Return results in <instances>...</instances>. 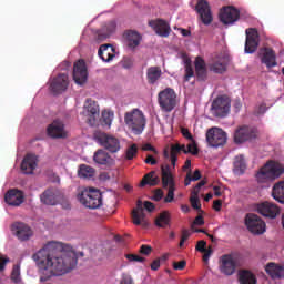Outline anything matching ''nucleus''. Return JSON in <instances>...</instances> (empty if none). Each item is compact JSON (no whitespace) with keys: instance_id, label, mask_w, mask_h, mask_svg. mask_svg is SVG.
Listing matches in <instances>:
<instances>
[{"instance_id":"obj_1","label":"nucleus","mask_w":284,"mask_h":284,"mask_svg":"<svg viewBox=\"0 0 284 284\" xmlns=\"http://www.w3.org/2000/svg\"><path fill=\"white\" fill-rule=\"evenodd\" d=\"M79 256L83 257V252H74V247L63 242L51 241L32 255L40 275V282L45 283L52 276H63L70 274L79 263Z\"/></svg>"},{"instance_id":"obj_2","label":"nucleus","mask_w":284,"mask_h":284,"mask_svg":"<svg viewBox=\"0 0 284 284\" xmlns=\"http://www.w3.org/2000/svg\"><path fill=\"white\" fill-rule=\"evenodd\" d=\"M124 123L133 132V134H143L145 125H148V120L143 111L139 109H133L124 114Z\"/></svg>"},{"instance_id":"obj_3","label":"nucleus","mask_w":284,"mask_h":284,"mask_svg":"<svg viewBox=\"0 0 284 284\" xmlns=\"http://www.w3.org/2000/svg\"><path fill=\"white\" fill-rule=\"evenodd\" d=\"M284 174V168L281 163L275 161H268L264 166L256 173V180L260 183L265 181H276Z\"/></svg>"},{"instance_id":"obj_4","label":"nucleus","mask_w":284,"mask_h":284,"mask_svg":"<svg viewBox=\"0 0 284 284\" xmlns=\"http://www.w3.org/2000/svg\"><path fill=\"white\" fill-rule=\"evenodd\" d=\"M78 201L89 210H99L103 205V195L97 189H85L78 194Z\"/></svg>"},{"instance_id":"obj_5","label":"nucleus","mask_w":284,"mask_h":284,"mask_svg":"<svg viewBox=\"0 0 284 284\" xmlns=\"http://www.w3.org/2000/svg\"><path fill=\"white\" fill-rule=\"evenodd\" d=\"M162 172V187L168 189V194L164 197V203H172L174 201V192L176 191V186L174 183V176L172 175V171L170 170L169 164L161 166Z\"/></svg>"},{"instance_id":"obj_6","label":"nucleus","mask_w":284,"mask_h":284,"mask_svg":"<svg viewBox=\"0 0 284 284\" xmlns=\"http://www.w3.org/2000/svg\"><path fill=\"white\" fill-rule=\"evenodd\" d=\"M159 105L164 112H172L176 108V92L172 88H166L158 94Z\"/></svg>"},{"instance_id":"obj_7","label":"nucleus","mask_w":284,"mask_h":284,"mask_svg":"<svg viewBox=\"0 0 284 284\" xmlns=\"http://www.w3.org/2000/svg\"><path fill=\"white\" fill-rule=\"evenodd\" d=\"M236 267H241L239 256L233 254L222 255L220 258V271L225 276H232L236 272Z\"/></svg>"},{"instance_id":"obj_8","label":"nucleus","mask_w":284,"mask_h":284,"mask_svg":"<svg viewBox=\"0 0 284 284\" xmlns=\"http://www.w3.org/2000/svg\"><path fill=\"white\" fill-rule=\"evenodd\" d=\"M231 101L227 95H220L215 100H213L211 105V111L214 116H219L223 119L230 114Z\"/></svg>"},{"instance_id":"obj_9","label":"nucleus","mask_w":284,"mask_h":284,"mask_svg":"<svg viewBox=\"0 0 284 284\" xmlns=\"http://www.w3.org/2000/svg\"><path fill=\"white\" fill-rule=\"evenodd\" d=\"M206 142L211 148H221L227 143V134L216 126H213L206 132Z\"/></svg>"},{"instance_id":"obj_10","label":"nucleus","mask_w":284,"mask_h":284,"mask_svg":"<svg viewBox=\"0 0 284 284\" xmlns=\"http://www.w3.org/2000/svg\"><path fill=\"white\" fill-rule=\"evenodd\" d=\"M258 136V131L254 126L241 125L234 132L235 143H246V141H253Z\"/></svg>"},{"instance_id":"obj_11","label":"nucleus","mask_w":284,"mask_h":284,"mask_svg":"<svg viewBox=\"0 0 284 284\" xmlns=\"http://www.w3.org/2000/svg\"><path fill=\"white\" fill-rule=\"evenodd\" d=\"M98 141L104 150L110 152L111 154H116L121 150V140H119L114 135H110L108 133H100L98 135Z\"/></svg>"},{"instance_id":"obj_12","label":"nucleus","mask_w":284,"mask_h":284,"mask_svg":"<svg viewBox=\"0 0 284 284\" xmlns=\"http://www.w3.org/2000/svg\"><path fill=\"white\" fill-rule=\"evenodd\" d=\"M63 199V192L57 187H49L40 195V201L43 205H59Z\"/></svg>"},{"instance_id":"obj_13","label":"nucleus","mask_w":284,"mask_h":284,"mask_svg":"<svg viewBox=\"0 0 284 284\" xmlns=\"http://www.w3.org/2000/svg\"><path fill=\"white\" fill-rule=\"evenodd\" d=\"M195 12H197L203 26H210L212 21H214L212 7H210V2H207V0H199L195 6Z\"/></svg>"},{"instance_id":"obj_14","label":"nucleus","mask_w":284,"mask_h":284,"mask_svg":"<svg viewBox=\"0 0 284 284\" xmlns=\"http://www.w3.org/2000/svg\"><path fill=\"white\" fill-rule=\"evenodd\" d=\"M245 225L252 234H264L266 227L261 217L254 213H248L246 215Z\"/></svg>"},{"instance_id":"obj_15","label":"nucleus","mask_w":284,"mask_h":284,"mask_svg":"<svg viewBox=\"0 0 284 284\" xmlns=\"http://www.w3.org/2000/svg\"><path fill=\"white\" fill-rule=\"evenodd\" d=\"M69 78L65 73H60L50 81L49 90L52 94H61L68 90Z\"/></svg>"},{"instance_id":"obj_16","label":"nucleus","mask_w":284,"mask_h":284,"mask_svg":"<svg viewBox=\"0 0 284 284\" xmlns=\"http://www.w3.org/2000/svg\"><path fill=\"white\" fill-rule=\"evenodd\" d=\"M47 134L50 139H68L65 124L61 120H55L47 128Z\"/></svg>"},{"instance_id":"obj_17","label":"nucleus","mask_w":284,"mask_h":284,"mask_svg":"<svg viewBox=\"0 0 284 284\" xmlns=\"http://www.w3.org/2000/svg\"><path fill=\"white\" fill-rule=\"evenodd\" d=\"M240 18L241 11L234 7H224L220 11V21L224 23V26H232V23H236Z\"/></svg>"},{"instance_id":"obj_18","label":"nucleus","mask_w":284,"mask_h":284,"mask_svg":"<svg viewBox=\"0 0 284 284\" xmlns=\"http://www.w3.org/2000/svg\"><path fill=\"white\" fill-rule=\"evenodd\" d=\"M244 50L246 54H254V52L258 50V30L254 28L246 29Z\"/></svg>"},{"instance_id":"obj_19","label":"nucleus","mask_w":284,"mask_h":284,"mask_svg":"<svg viewBox=\"0 0 284 284\" xmlns=\"http://www.w3.org/2000/svg\"><path fill=\"white\" fill-rule=\"evenodd\" d=\"M73 80L78 85H83L88 81V68L85 61L79 60L73 65Z\"/></svg>"},{"instance_id":"obj_20","label":"nucleus","mask_w":284,"mask_h":284,"mask_svg":"<svg viewBox=\"0 0 284 284\" xmlns=\"http://www.w3.org/2000/svg\"><path fill=\"white\" fill-rule=\"evenodd\" d=\"M11 232L19 239V241H29L32 236V229L23 222H16L11 226Z\"/></svg>"},{"instance_id":"obj_21","label":"nucleus","mask_w":284,"mask_h":284,"mask_svg":"<svg viewBox=\"0 0 284 284\" xmlns=\"http://www.w3.org/2000/svg\"><path fill=\"white\" fill-rule=\"evenodd\" d=\"M4 201L12 207H19L26 201V195L19 189H11L6 193Z\"/></svg>"},{"instance_id":"obj_22","label":"nucleus","mask_w":284,"mask_h":284,"mask_svg":"<svg viewBox=\"0 0 284 284\" xmlns=\"http://www.w3.org/2000/svg\"><path fill=\"white\" fill-rule=\"evenodd\" d=\"M257 212L266 219H276V216L281 214V209L274 203L263 202L257 205Z\"/></svg>"},{"instance_id":"obj_23","label":"nucleus","mask_w":284,"mask_h":284,"mask_svg":"<svg viewBox=\"0 0 284 284\" xmlns=\"http://www.w3.org/2000/svg\"><path fill=\"white\" fill-rule=\"evenodd\" d=\"M209 70L215 74H224L227 72V58L225 55H216L209 64Z\"/></svg>"},{"instance_id":"obj_24","label":"nucleus","mask_w":284,"mask_h":284,"mask_svg":"<svg viewBox=\"0 0 284 284\" xmlns=\"http://www.w3.org/2000/svg\"><path fill=\"white\" fill-rule=\"evenodd\" d=\"M132 221L134 225H142V227H148V219L145 217V210L143 209V202L138 201L136 207L132 211Z\"/></svg>"},{"instance_id":"obj_25","label":"nucleus","mask_w":284,"mask_h":284,"mask_svg":"<svg viewBox=\"0 0 284 284\" xmlns=\"http://www.w3.org/2000/svg\"><path fill=\"white\" fill-rule=\"evenodd\" d=\"M149 24L151 28H153L154 32L158 33L159 37L168 38L170 37V32H172L170 24L165 20H152L149 22Z\"/></svg>"},{"instance_id":"obj_26","label":"nucleus","mask_w":284,"mask_h":284,"mask_svg":"<svg viewBox=\"0 0 284 284\" xmlns=\"http://www.w3.org/2000/svg\"><path fill=\"white\" fill-rule=\"evenodd\" d=\"M265 272L273 281L284 278V266L274 262H270L265 266Z\"/></svg>"},{"instance_id":"obj_27","label":"nucleus","mask_w":284,"mask_h":284,"mask_svg":"<svg viewBox=\"0 0 284 284\" xmlns=\"http://www.w3.org/2000/svg\"><path fill=\"white\" fill-rule=\"evenodd\" d=\"M84 110H85L88 116H90L88 119V123L90 125H94V121H95L97 116H99V112H100L99 104L97 103V101L89 98L85 101Z\"/></svg>"},{"instance_id":"obj_28","label":"nucleus","mask_w":284,"mask_h":284,"mask_svg":"<svg viewBox=\"0 0 284 284\" xmlns=\"http://www.w3.org/2000/svg\"><path fill=\"white\" fill-rule=\"evenodd\" d=\"M93 161L98 165H105V168H112V165H114V160L103 149H99L94 152Z\"/></svg>"},{"instance_id":"obj_29","label":"nucleus","mask_w":284,"mask_h":284,"mask_svg":"<svg viewBox=\"0 0 284 284\" xmlns=\"http://www.w3.org/2000/svg\"><path fill=\"white\" fill-rule=\"evenodd\" d=\"M116 32V21L111 20L106 22L100 31H98V41H105V39H110V36Z\"/></svg>"},{"instance_id":"obj_30","label":"nucleus","mask_w":284,"mask_h":284,"mask_svg":"<svg viewBox=\"0 0 284 284\" xmlns=\"http://www.w3.org/2000/svg\"><path fill=\"white\" fill-rule=\"evenodd\" d=\"M37 155L27 154L21 163V170L23 174H32L37 170Z\"/></svg>"},{"instance_id":"obj_31","label":"nucleus","mask_w":284,"mask_h":284,"mask_svg":"<svg viewBox=\"0 0 284 284\" xmlns=\"http://www.w3.org/2000/svg\"><path fill=\"white\" fill-rule=\"evenodd\" d=\"M116 50L112 44H102L98 50V57L104 61V63H110L115 57Z\"/></svg>"},{"instance_id":"obj_32","label":"nucleus","mask_w":284,"mask_h":284,"mask_svg":"<svg viewBox=\"0 0 284 284\" xmlns=\"http://www.w3.org/2000/svg\"><path fill=\"white\" fill-rule=\"evenodd\" d=\"M195 65V77L197 81H206L207 80V65L205 64V60L203 58L197 57L194 61Z\"/></svg>"},{"instance_id":"obj_33","label":"nucleus","mask_w":284,"mask_h":284,"mask_svg":"<svg viewBox=\"0 0 284 284\" xmlns=\"http://www.w3.org/2000/svg\"><path fill=\"white\" fill-rule=\"evenodd\" d=\"M124 38L126 40L128 48L134 50V48H139L141 45V34L134 30H129L124 33Z\"/></svg>"},{"instance_id":"obj_34","label":"nucleus","mask_w":284,"mask_h":284,"mask_svg":"<svg viewBox=\"0 0 284 284\" xmlns=\"http://www.w3.org/2000/svg\"><path fill=\"white\" fill-rule=\"evenodd\" d=\"M261 61L262 63H265L266 68H276V65H278L276 62V53L270 48L264 49Z\"/></svg>"},{"instance_id":"obj_35","label":"nucleus","mask_w":284,"mask_h":284,"mask_svg":"<svg viewBox=\"0 0 284 284\" xmlns=\"http://www.w3.org/2000/svg\"><path fill=\"white\" fill-rule=\"evenodd\" d=\"M246 170H247V162H245V156L243 155L235 156L233 162V173L236 174V176H241L245 174Z\"/></svg>"},{"instance_id":"obj_36","label":"nucleus","mask_w":284,"mask_h":284,"mask_svg":"<svg viewBox=\"0 0 284 284\" xmlns=\"http://www.w3.org/2000/svg\"><path fill=\"white\" fill-rule=\"evenodd\" d=\"M163 74V71L161 70V67H150L146 70V81L150 83V85H154L159 79H161Z\"/></svg>"},{"instance_id":"obj_37","label":"nucleus","mask_w":284,"mask_h":284,"mask_svg":"<svg viewBox=\"0 0 284 284\" xmlns=\"http://www.w3.org/2000/svg\"><path fill=\"white\" fill-rule=\"evenodd\" d=\"M239 282L241 284H256V275L250 270H240L239 271Z\"/></svg>"},{"instance_id":"obj_38","label":"nucleus","mask_w":284,"mask_h":284,"mask_svg":"<svg viewBox=\"0 0 284 284\" xmlns=\"http://www.w3.org/2000/svg\"><path fill=\"white\" fill-rule=\"evenodd\" d=\"M159 176H156V171H151L144 175L142 181L140 182V187H145V185H150L151 187L156 186L160 183Z\"/></svg>"},{"instance_id":"obj_39","label":"nucleus","mask_w":284,"mask_h":284,"mask_svg":"<svg viewBox=\"0 0 284 284\" xmlns=\"http://www.w3.org/2000/svg\"><path fill=\"white\" fill-rule=\"evenodd\" d=\"M272 196L277 203H284V182L274 184L272 189Z\"/></svg>"},{"instance_id":"obj_40","label":"nucleus","mask_w":284,"mask_h":284,"mask_svg":"<svg viewBox=\"0 0 284 284\" xmlns=\"http://www.w3.org/2000/svg\"><path fill=\"white\" fill-rule=\"evenodd\" d=\"M94 168L88 164H81L78 170V176L80 179H92V176H94Z\"/></svg>"},{"instance_id":"obj_41","label":"nucleus","mask_w":284,"mask_h":284,"mask_svg":"<svg viewBox=\"0 0 284 284\" xmlns=\"http://www.w3.org/2000/svg\"><path fill=\"white\" fill-rule=\"evenodd\" d=\"M170 221H172V217L170 216V212L163 211L155 219V225L158 227H168V225H170Z\"/></svg>"},{"instance_id":"obj_42","label":"nucleus","mask_w":284,"mask_h":284,"mask_svg":"<svg viewBox=\"0 0 284 284\" xmlns=\"http://www.w3.org/2000/svg\"><path fill=\"white\" fill-rule=\"evenodd\" d=\"M138 154H139V146L136 144H131L125 151L124 159L125 161H132L133 159H136Z\"/></svg>"},{"instance_id":"obj_43","label":"nucleus","mask_w":284,"mask_h":284,"mask_svg":"<svg viewBox=\"0 0 284 284\" xmlns=\"http://www.w3.org/2000/svg\"><path fill=\"white\" fill-rule=\"evenodd\" d=\"M179 154H181V144L171 145V164L173 168L176 166V161H179Z\"/></svg>"},{"instance_id":"obj_44","label":"nucleus","mask_w":284,"mask_h":284,"mask_svg":"<svg viewBox=\"0 0 284 284\" xmlns=\"http://www.w3.org/2000/svg\"><path fill=\"white\" fill-rule=\"evenodd\" d=\"M201 179V170H195L193 175H192V171H189L186 174V178L184 180V185L187 186L190 185V183H192V181H200Z\"/></svg>"},{"instance_id":"obj_45","label":"nucleus","mask_w":284,"mask_h":284,"mask_svg":"<svg viewBox=\"0 0 284 284\" xmlns=\"http://www.w3.org/2000/svg\"><path fill=\"white\" fill-rule=\"evenodd\" d=\"M11 281H13V283H19L21 281V266L19 264L13 265Z\"/></svg>"},{"instance_id":"obj_46","label":"nucleus","mask_w":284,"mask_h":284,"mask_svg":"<svg viewBox=\"0 0 284 284\" xmlns=\"http://www.w3.org/2000/svg\"><path fill=\"white\" fill-rule=\"evenodd\" d=\"M113 119H114V113H112V112H103L102 113L103 125H106L108 128H110V125H112Z\"/></svg>"},{"instance_id":"obj_47","label":"nucleus","mask_w":284,"mask_h":284,"mask_svg":"<svg viewBox=\"0 0 284 284\" xmlns=\"http://www.w3.org/2000/svg\"><path fill=\"white\" fill-rule=\"evenodd\" d=\"M194 77V69L192 68V64L189 62L185 64V75H184V81H190Z\"/></svg>"},{"instance_id":"obj_48","label":"nucleus","mask_w":284,"mask_h":284,"mask_svg":"<svg viewBox=\"0 0 284 284\" xmlns=\"http://www.w3.org/2000/svg\"><path fill=\"white\" fill-rule=\"evenodd\" d=\"M125 258L130 261L131 263H143L145 262V257H141L136 254H125Z\"/></svg>"},{"instance_id":"obj_49","label":"nucleus","mask_w":284,"mask_h":284,"mask_svg":"<svg viewBox=\"0 0 284 284\" xmlns=\"http://www.w3.org/2000/svg\"><path fill=\"white\" fill-rule=\"evenodd\" d=\"M190 203L193 210H201V201L199 200V195L192 194L190 197Z\"/></svg>"},{"instance_id":"obj_50","label":"nucleus","mask_w":284,"mask_h":284,"mask_svg":"<svg viewBox=\"0 0 284 284\" xmlns=\"http://www.w3.org/2000/svg\"><path fill=\"white\" fill-rule=\"evenodd\" d=\"M187 154H193L196 156L199 154V146H196V143H190L187 144Z\"/></svg>"},{"instance_id":"obj_51","label":"nucleus","mask_w":284,"mask_h":284,"mask_svg":"<svg viewBox=\"0 0 284 284\" xmlns=\"http://www.w3.org/2000/svg\"><path fill=\"white\" fill-rule=\"evenodd\" d=\"M207 181L202 180L200 181L193 189L192 194H194L195 196H199V192H201V187H203V185H206Z\"/></svg>"},{"instance_id":"obj_52","label":"nucleus","mask_w":284,"mask_h":284,"mask_svg":"<svg viewBox=\"0 0 284 284\" xmlns=\"http://www.w3.org/2000/svg\"><path fill=\"white\" fill-rule=\"evenodd\" d=\"M10 261V257L0 254V272H3L6 270V265H8V262Z\"/></svg>"},{"instance_id":"obj_53","label":"nucleus","mask_w":284,"mask_h":284,"mask_svg":"<svg viewBox=\"0 0 284 284\" xmlns=\"http://www.w3.org/2000/svg\"><path fill=\"white\" fill-rule=\"evenodd\" d=\"M185 265H187V262L185 260H182L180 262H173V270H185Z\"/></svg>"},{"instance_id":"obj_54","label":"nucleus","mask_w":284,"mask_h":284,"mask_svg":"<svg viewBox=\"0 0 284 284\" xmlns=\"http://www.w3.org/2000/svg\"><path fill=\"white\" fill-rule=\"evenodd\" d=\"M207 242H205L204 240H202V241H199L197 242V244H196V246H195V250L197 251V252H205L207 248Z\"/></svg>"},{"instance_id":"obj_55","label":"nucleus","mask_w":284,"mask_h":284,"mask_svg":"<svg viewBox=\"0 0 284 284\" xmlns=\"http://www.w3.org/2000/svg\"><path fill=\"white\" fill-rule=\"evenodd\" d=\"M140 253L144 254V256H150V254H152V246L145 244L141 245Z\"/></svg>"},{"instance_id":"obj_56","label":"nucleus","mask_w":284,"mask_h":284,"mask_svg":"<svg viewBox=\"0 0 284 284\" xmlns=\"http://www.w3.org/2000/svg\"><path fill=\"white\" fill-rule=\"evenodd\" d=\"M142 150L143 152H152L153 154H159V151H156V149L150 143L143 144Z\"/></svg>"},{"instance_id":"obj_57","label":"nucleus","mask_w":284,"mask_h":284,"mask_svg":"<svg viewBox=\"0 0 284 284\" xmlns=\"http://www.w3.org/2000/svg\"><path fill=\"white\" fill-rule=\"evenodd\" d=\"M120 284H134V280H132V276L128 274H122Z\"/></svg>"},{"instance_id":"obj_58","label":"nucleus","mask_w":284,"mask_h":284,"mask_svg":"<svg viewBox=\"0 0 284 284\" xmlns=\"http://www.w3.org/2000/svg\"><path fill=\"white\" fill-rule=\"evenodd\" d=\"M181 134L184 136V139H187V141H194V138L192 136V133H190V130L182 128Z\"/></svg>"},{"instance_id":"obj_59","label":"nucleus","mask_w":284,"mask_h":284,"mask_svg":"<svg viewBox=\"0 0 284 284\" xmlns=\"http://www.w3.org/2000/svg\"><path fill=\"white\" fill-rule=\"evenodd\" d=\"M161 199H163V190L161 189H156L154 194H153V201H161Z\"/></svg>"},{"instance_id":"obj_60","label":"nucleus","mask_w":284,"mask_h":284,"mask_svg":"<svg viewBox=\"0 0 284 284\" xmlns=\"http://www.w3.org/2000/svg\"><path fill=\"white\" fill-rule=\"evenodd\" d=\"M202 254H204L203 261L207 263V261H210V257L212 256V248L211 247L206 248L204 252H202Z\"/></svg>"},{"instance_id":"obj_61","label":"nucleus","mask_w":284,"mask_h":284,"mask_svg":"<svg viewBox=\"0 0 284 284\" xmlns=\"http://www.w3.org/2000/svg\"><path fill=\"white\" fill-rule=\"evenodd\" d=\"M161 267V258H156L151 263V270L156 272Z\"/></svg>"},{"instance_id":"obj_62","label":"nucleus","mask_w":284,"mask_h":284,"mask_svg":"<svg viewBox=\"0 0 284 284\" xmlns=\"http://www.w3.org/2000/svg\"><path fill=\"white\" fill-rule=\"evenodd\" d=\"M144 163H146L148 165H156V159H154V156L152 155H146V159L144 160Z\"/></svg>"},{"instance_id":"obj_63","label":"nucleus","mask_w":284,"mask_h":284,"mask_svg":"<svg viewBox=\"0 0 284 284\" xmlns=\"http://www.w3.org/2000/svg\"><path fill=\"white\" fill-rule=\"evenodd\" d=\"M222 205H223V201L222 200H215L213 202V210H215V212H221Z\"/></svg>"},{"instance_id":"obj_64","label":"nucleus","mask_w":284,"mask_h":284,"mask_svg":"<svg viewBox=\"0 0 284 284\" xmlns=\"http://www.w3.org/2000/svg\"><path fill=\"white\" fill-rule=\"evenodd\" d=\"M154 203L150 202V201H145L144 202V209L146 212H154Z\"/></svg>"}]
</instances>
